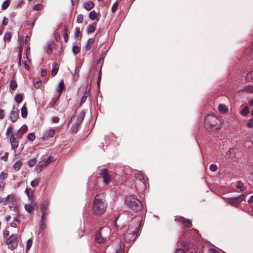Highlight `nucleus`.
Wrapping results in <instances>:
<instances>
[{
    "label": "nucleus",
    "instance_id": "5",
    "mask_svg": "<svg viewBox=\"0 0 253 253\" xmlns=\"http://www.w3.org/2000/svg\"><path fill=\"white\" fill-rule=\"evenodd\" d=\"M13 129L11 127L9 126L6 130V137L9 138L11 143V149L15 150L19 145V141L20 139L18 138V136H16L15 133H12Z\"/></svg>",
    "mask_w": 253,
    "mask_h": 253
},
{
    "label": "nucleus",
    "instance_id": "12",
    "mask_svg": "<svg viewBox=\"0 0 253 253\" xmlns=\"http://www.w3.org/2000/svg\"><path fill=\"white\" fill-rule=\"evenodd\" d=\"M28 127L26 125H23L21 127L15 132L16 136H18V139H21L23 134L27 131Z\"/></svg>",
    "mask_w": 253,
    "mask_h": 253
},
{
    "label": "nucleus",
    "instance_id": "44",
    "mask_svg": "<svg viewBox=\"0 0 253 253\" xmlns=\"http://www.w3.org/2000/svg\"><path fill=\"white\" fill-rule=\"evenodd\" d=\"M72 51L75 54H78L80 52V48L78 45H74L72 48Z\"/></svg>",
    "mask_w": 253,
    "mask_h": 253
},
{
    "label": "nucleus",
    "instance_id": "63",
    "mask_svg": "<svg viewBox=\"0 0 253 253\" xmlns=\"http://www.w3.org/2000/svg\"><path fill=\"white\" fill-rule=\"evenodd\" d=\"M4 110L0 108V119H2L4 118Z\"/></svg>",
    "mask_w": 253,
    "mask_h": 253
},
{
    "label": "nucleus",
    "instance_id": "57",
    "mask_svg": "<svg viewBox=\"0 0 253 253\" xmlns=\"http://www.w3.org/2000/svg\"><path fill=\"white\" fill-rule=\"evenodd\" d=\"M68 30L67 28H65L64 29V39L65 42H67L68 41V34H67Z\"/></svg>",
    "mask_w": 253,
    "mask_h": 253
},
{
    "label": "nucleus",
    "instance_id": "13",
    "mask_svg": "<svg viewBox=\"0 0 253 253\" xmlns=\"http://www.w3.org/2000/svg\"><path fill=\"white\" fill-rule=\"evenodd\" d=\"M225 201L227 203L234 207H237L240 204L237 197L234 198H226Z\"/></svg>",
    "mask_w": 253,
    "mask_h": 253
},
{
    "label": "nucleus",
    "instance_id": "43",
    "mask_svg": "<svg viewBox=\"0 0 253 253\" xmlns=\"http://www.w3.org/2000/svg\"><path fill=\"white\" fill-rule=\"evenodd\" d=\"M32 244H33V241L32 240V239H29L27 241V243H26V251H27L28 250H29L32 245Z\"/></svg>",
    "mask_w": 253,
    "mask_h": 253
},
{
    "label": "nucleus",
    "instance_id": "28",
    "mask_svg": "<svg viewBox=\"0 0 253 253\" xmlns=\"http://www.w3.org/2000/svg\"><path fill=\"white\" fill-rule=\"evenodd\" d=\"M245 80L247 82L253 83V71L247 74Z\"/></svg>",
    "mask_w": 253,
    "mask_h": 253
},
{
    "label": "nucleus",
    "instance_id": "14",
    "mask_svg": "<svg viewBox=\"0 0 253 253\" xmlns=\"http://www.w3.org/2000/svg\"><path fill=\"white\" fill-rule=\"evenodd\" d=\"M52 160V158L51 157H49L45 161L39 162L36 167H39L40 168V171H41L43 167L47 166L49 164H50Z\"/></svg>",
    "mask_w": 253,
    "mask_h": 253
},
{
    "label": "nucleus",
    "instance_id": "20",
    "mask_svg": "<svg viewBox=\"0 0 253 253\" xmlns=\"http://www.w3.org/2000/svg\"><path fill=\"white\" fill-rule=\"evenodd\" d=\"M89 17L92 20H96L97 21L99 20V17L97 16L96 12L95 11H92L89 13Z\"/></svg>",
    "mask_w": 253,
    "mask_h": 253
},
{
    "label": "nucleus",
    "instance_id": "64",
    "mask_svg": "<svg viewBox=\"0 0 253 253\" xmlns=\"http://www.w3.org/2000/svg\"><path fill=\"white\" fill-rule=\"evenodd\" d=\"M247 125L249 127H253V120H250L248 122Z\"/></svg>",
    "mask_w": 253,
    "mask_h": 253
},
{
    "label": "nucleus",
    "instance_id": "32",
    "mask_svg": "<svg viewBox=\"0 0 253 253\" xmlns=\"http://www.w3.org/2000/svg\"><path fill=\"white\" fill-rule=\"evenodd\" d=\"M17 87V84L15 81L12 80L10 82L9 89L14 90Z\"/></svg>",
    "mask_w": 253,
    "mask_h": 253
},
{
    "label": "nucleus",
    "instance_id": "60",
    "mask_svg": "<svg viewBox=\"0 0 253 253\" xmlns=\"http://www.w3.org/2000/svg\"><path fill=\"white\" fill-rule=\"evenodd\" d=\"M8 19L6 17H4L2 20V26H5L7 25Z\"/></svg>",
    "mask_w": 253,
    "mask_h": 253
},
{
    "label": "nucleus",
    "instance_id": "17",
    "mask_svg": "<svg viewBox=\"0 0 253 253\" xmlns=\"http://www.w3.org/2000/svg\"><path fill=\"white\" fill-rule=\"evenodd\" d=\"M91 89V84H87L85 86V90L84 91V94L81 98V104L84 103L87 98V94L90 91Z\"/></svg>",
    "mask_w": 253,
    "mask_h": 253
},
{
    "label": "nucleus",
    "instance_id": "27",
    "mask_svg": "<svg viewBox=\"0 0 253 253\" xmlns=\"http://www.w3.org/2000/svg\"><path fill=\"white\" fill-rule=\"evenodd\" d=\"M26 211L29 212H31L34 209V206L31 203V204H26L24 206Z\"/></svg>",
    "mask_w": 253,
    "mask_h": 253
},
{
    "label": "nucleus",
    "instance_id": "22",
    "mask_svg": "<svg viewBox=\"0 0 253 253\" xmlns=\"http://www.w3.org/2000/svg\"><path fill=\"white\" fill-rule=\"evenodd\" d=\"M22 164L21 161H17L13 165L12 169L15 171H18L21 167Z\"/></svg>",
    "mask_w": 253,
    "mask_h": 253
},
{
    "label": "nucleus",
    "instance_id": "49",
    "mask_svg": "<svg viewBox=\"0 0 253 253\" xmlns=\"http://www.w3.org/2000/svg\"><path fill=\"white\" fill-rule=\"evenodd\" d=\"M84 21V16L82 14H79L77 16V21L78 23H82Z\"/></svg>",
    "mask_w": 253,
    "mask_h": 253
},
{
    "label": "nucleus",
    "instance_id": "34",
    "mask_svg": "<svg viewBox=\"0 0 253 253\" xmlns=\"http://www.w3.org/2000/svg\"><path fill=\"white\" fill-rule=\"evenodd\" d=\"M43 8V5L41 3H38L35 4L32 8V9L34 10L39 11L41 10Z\"/></svg>",
    "mask_w": 253,
    "mask_h": 253
},
{
    "label": "nucleus",
    "instance_id": "46",
    "mask_svg": "<svg viewBox=\"0 0 253 253\" xmlns=\"http://www.w3.org/2000/svg\"><path fill=\"white\" fill-rule=\"evenodd\" d=\"M36 163V160L35 158L34 159H32L31 160H30L28 163H27V164L29 166H30V167H33L35 164Z\"/></svg>",
    "mask_w": 253,
    "mask_h": 253
},
{
    "label": "nucleus",
    "instance_id": "26",
    "mask_svg": "<svg viewBox=\"0 0 253 253\" xmlns=\"http://www.w3.org/2000/svg\"><path fill=\"white\" fill-rule=\"evenodd\" d=\"M93 42H94L93 39L90 38L88 40L86 45L85 46L86 50L88 51L90 49Z\"/></svg>",
    "mask_w": 253,
    "mask_h": 253
},
{
    "label": "nucleus",
    "instance_id": "48",
    "mask_svg": "<svg viewBox=\"0 0 253 253\" xmlns=\"http://www.w3.org/2000/svg\"><path fill=\"white\" fill-rule=\"evenodd\" d=\"M46 50L48 54H50L52 52V47L50 43H48L46 45Z\"/></svg>",
    "mask_w": 253,
    "mask_h": 253
},
{
    "label": "nucleus",
    "instance_id": "38",
    "mask_svg": "<svg viewBox=\"0 0 253 253\" xmlns=\"http://www.w3.org/2000/svg\"><path fill=\"white\" fill-rule=\"evenodd\" d=\"M249 113V109L248 106H245L241 111V114L243 116H247Z\"/></svg>",
    "mask_w": 253,
    "mask_h": 253
},
{
    "label": "nucleus",
    "instance_id": "16",
    "mask_svg": "<svg viewBox=\"0 0 253 253\" xmlns=\"http://www.w3.org/2000/svg\"><path fill=\"white\" fill-rule=\"evenodd\" d=\"M18 116L19 115L17 111V109H15L14 107H13V109L11 111L9 119L12 122L14 123L17 121Z\"/></svg>",
    "mask_w": 253,
    "mask_h": 253
},
{
    "label": "nucleus",
    "instance_id": "54",
    "mask_svg": "<svg viewBox=\"0 0 253 253\" xmlns=\"http://www.w3.org/2000/svg\"><path fill=\"white\" fill-rule=\"evenodd\" d=\"M245 196H246V195L242 194V195H240V196L237 197L240 203H241L242 202V201H245Z\"/></svg>",
    "mask_w": 253,
    "mask_h": 253
},
{
    "label": "nucleus",
    "instance_id": "40",
    "mask_svg": "<svg viewBox=\"0 0 253 253\" xmlns=\"http://www.w3.org/2000/svg\"><path fill=\"white\" fill-rule=\"evenodd\" d=\"M10 4V2L8 0L4 1L1 5V8L3 10L6 9Z\"/></svg>",
    "mask_w": 253,
    "mask_h": 253
},
{
    "label": "nucleus",
    "instance_id": "50",
    "mask_svg": "<svg viewBox=\"0 0 253 253\" xmlns=\"http://www.w3.org/2000/svg\"><path fill=\"white\" fill-rule=\"evenodd\" d=\"M39 183V180L38 179H34V180H32L31 182V185L33 187H35L38 186Z\"/></svg>",
    "mask_w": 253,
    "mask_h": 253
},
{
    "label": "nucleus",
    "instance_id": "15",
    "mask_svg": "<svg viewBox=\"0 0 253 253\" xmlns=\"http://www.w3.org/2000/svg\"><path fill=\"white\" fill-rule=\"evenodd\" d=\"M181 247L177 248L176 252L181 251V253H186L189 249V244L186 241L181 242L180 243Z\"/></svg>",
    "mask_w": 253,
    "mask_h": 253
},
{
    "label": "nucleus",
    "instance_id": "18",
    "mask_svg": "<svg viewBox=\"0 0 253 253\" xmlns=\"http://www.w3.org/2000/svg\"><path fill=\"white\" fill-rule=\"evenodd\" d=\"M84 7L86 10L89 11L94 7V3L91 1H88L84 3Z\"/></svg>",
    "mask_w": 253,
    "mask_h": 253
},
{
    "label": "nucleus",
    "instance_id": "35",
    "mask_svg": "<svg viewBox=\"0 0 253 253\" xmlns=\"http://www.w3.org/2000/svg\"><path fill=\"white\" fill-rule=\"evenodd\" d=\"M59 70V67L58 65L56 64L54 65L51 72V75L53 77L56 75Z\"/></svg>",
    "mask_w": 253,
    "mask_h": 253
},
{
    "label": "nucleus",
    "instance_id": "1",
    "mask_svg": "<svg viewBox=\"0 0 253 253\" xmlns=\"http://www.w3.org/2000/svg\"><path fill=\"white\" fill-rule=\"evenodd\" d=\"M107 206L105 196L104 193L96 195L94 198L92 205V212L95 215H99L106 210Z\"/></svg>",
    "mask_w": 253,
    "mask_h": 253
},
{
    "label": "nucleus",
    "instance_id": "8",
    "mask_svg": "<svg viewBox=\"0 0 253 253\" xmlns=\"http://www.w3.org/2000/svg\"><path fill=\"white\" fill-rule=\"evenodd\" d=\"M135 178L136 180L142 182L146 188L148 185V178L141 171H139L135 174Z\"/></svg>",
    "mask_w": 253,
    "mask_h": 253
},
{
    "label": "nucleus",
    "instance_id": "37",
    "mask_svg": "<svg viewBox=\"0 0 253 253\" xmlns=\"http://www.w3.org/2000/svg\"><path fill=\"white\" fill-rule=\"evenodd\" d=\"M11 33L9 32H6L5 33V35L4 37V40L5 41H7L8 42H9L11 40Z\"/></svg>",
    "mask_w": 253,
    "mask_h": 253
},
{
    "label": "nucleus",
    "instance_id": "33",
    "mask_svg": "<svg viewBox=\"0 0 253 253\" xmlns=\"http://www.w3.org/2000/svg\"><path fill=\"white\" fill-rule=\"evenodd\" d=\"M218 109L220 112L225 113L227 111V109L224 104H219L218 105Z\"/></svg>",
    "mask_w": 253,
    "mask_h": 253
},
{
    "label": "nucleus",
    "instance_id": "59",
    "mask_svg": "<svg viewBox=\"0 0 253 253\" xmlns=\"http://www.w3.org/2000/svg\"><path fill=\"white\" fill-rule=\"evenodd\" d=\"M8 156V153L5 152L4 154V155L1 157V159L3 161L6 162L7 160Z\"/></svg>",
    "mask_w": 253,
    "mask_h": 253
},
{
    "label": "nucleus",
    "instance_id": "52",
    "mask_svg": "<svg viewBox=\"0 0 253 253\" xmlns=\"http://www.w3.org/2000/svg\"><path fill=\"white\" fill-rule=\"evenodd\" d=\"M23 46L22 45V42H20V45L18 47L19 53L18 56L22 57V53L23 51Z\"/></svg>",
    "mask_w": 253,
    "mask_h": 253
},
{
    "label": "nucleus",
    "instance_id": "41",
    "mask_svg": "<svg viewBox=\"0 0 253 253\" xmlns=\"http://www.w3.org/2000/svg\"><path fill=\"white\" fill-rule=\"evenodd\" d=\"M15 100L18 103H21L23 100V97L22 95L18 94L15 96Z\"/></svg>",
    "mask_w": 253,
    "mask_h": 253
},
{
    "label": "nucleus",
    "instance_id": "3",
    "mask_svg": "<svg viewBox=\"0 0 253 253\" xmlns=\"http://www.w3.org/2000/svg\"><path fill=\"white\" fill-rule=\"evenodd\" d=\"M125 203L129 208L136 211H140L142 208L141 202L135 196H127Z\"/></svg>",
    "mask_w": 253,
    "mask_h": 253
},
{
    "label": "nucleus",
    "instance_id": "11",
    "mask_svg": "<svg viewBox=\"0 0 253 253\" xmlns=\"http://www.w3.org/2000/svg\"><path fill=\"white\" fill-rule=\"evenodd\" d=\"M176 220L181 222L184 227L186 228H190L192 226V221L190 219H186L182 217H179Z\"/></svg>",
    "mask_w": 253,
    "mask_h": 253
},
{
    "label": "nucleus",
    "instance_id": "61",
    "mask_svg": "<svg viewBox=\"0 0 253 253\" xmlns=\"http://www.w3.org/2000/svg\"><path fill=\"white\" fill-rule=\"evenodd\" d=\"M52 121L54 123H57L59 121V118L57 116L54 117L52 118Z\"/></svg>",
    "mask_w": 253,
    "mask_h": 253
},
{
    "label": "nucleus",
    "instance_id": "53",
    "mask_svg": "<svg viewBox=\"0 0 253 253\" xmlns=\"http://www.w3.org/2000/svg\"><path fill=\"white\" fill-rule=\"evenodd\" d=\"M8 174L4 171H2L0 174V178L1 179H4L7 178Z\"/></svg>",
    "mask_w": 253,
    "mask_h": 253
},
{
    "label": "nucleus",
    "instance_id": "29",
    "mask_svg": "<svg viewBox=\"0 0 253 253\" xmlns=\"http://www.w3.org/2000/svg\"><path fill=\"white\" fill-rule=\"evenodd\" d=\"M75 37L76 39L80 40L82 38V33L80 31V28H76V32L75 34Z\"/></svg>",
    "mask_w": 253,
    "mask_h": 253
},
{
    "label": "nucleus",
    "instance_id": "56",
    "mask_svg": "<svg viewBox=\"0 0 253 253\" xmlns=\"http://www.w3.org/2000/svg\"><path fill=\"white\" fill-rule=\"evenodd\" d=\"M210 169L212 171H215L217 169V166L215 164H211L210 166Z\"/></svg>",
    "mask_w": 253,
    "mask_h": 253
},
{
    "label": "nucleus",
    "instance_id": "62",
    "mask_svg": "<svg viewBox=\"0 0 253 253\" xmlns=\"http://www.w3.org/2000/svg\"><path fill=\"white\" fill-rule=\"evenodd\" d=\"M41 82L40 81H37L36 82H35L34 86L36 88H38L40 87V86L41 85Z\"/></svg>",
    "mask_w": 253,
    "mask_h": 253
},
{
    "label": "nucleus",
    "instance_id": "47",
    "mask_svg": "<svg viewBox=\"0 0 253 253\" xmlns=\"http://www.w3.org/2000/svg\"><path fill=\"white\" fill-rule=\"evenodd\" d=\"M35 135L33 133H29L27 136V138L29 141H33L35 139Z\"/></svg>",
    "mask_w": 253,
    "mask_h": 253
},
{
    "label": "nucleus",
    "instance_id": "21",
    "mask_svg": "<svg viewBox=\"0 0 253 253\" xmlns=\"http://www.w3.org/2000/svg\"><path fill=\"white\" fill-rule=\"evenodd\" d=\"M15 200V197L13 195H8L4 200V205H6L9 203H12Z\"/></svg>",
    "mask_w": 253,
    "mask_h": 253
},
{
    "label": "nucleus",
    "instance_id": "51",
    "mask_svg": "<svg viewBox=\"0 0 253 253\" xmlns=\"http://www.w3.org/2000/svg\"><path fill=\"white\" fill-rule=\"evenodd\" d=\"M119 3L118 2H115L112 5L111 10L112 12H115L117 9V7L118 6Z\"/></svg>",
    "mask_w": 253,
    "mask_h": 253
},
{
    "label": "nucleus",
    "instance_id": "30",
    "mask_svg": "<svg viewBox=\"0 0 253 253\" xmlns=\"http://www.w3.org/2000/svg\"><path fill=\"white\" fill-rule=\"evenodd\" d=\"M27 114L28 112L27 107L25 105H24L21 108V116L23 118H25L27 117Z\"/></svg>",
    "mask_w": 253,
    "mask_h": 253
},
{
    "label": "nucleus",
    "instance_id": "6",
    "mask_svg": "<svg viewBox=\"0 0 253 253\" xmlns=\"http://www.w3.org/2000/svg\"><path fill=\"white\" fill-rule=\"evenodd\" d=\"M8 248L11 250L15 249L17 246V236L12 235L6 241Z\"/></svg>",
    "mask_w": 253,
    "mask_h": 253
},
{
    "label": "nucleus",
    "instance_id": "31",
    "mask_svg": "<svg viewBox=\"0 0 253 253\" xmlns=\"http://www.w3.org/2000/svg\"><path fill=\"white\" fill-rule=\"evenodd\" d=\"M65 89V85H64V84L63 83V81H61L58 84V92L59 93V96L60 95V94H61L62 92L63 91V90Z\"/></svg>",
    "mask_w": 253,
    "mask_h": 253
},
{
    "label": "nucleus",
    "instance_id": "7",
    "mask_svg": "<svg viewBox=\"0 0 253 253\" xmlns=\"http://www.w3.org/2000/svg\"><path fill=\"white\" fill-rule=\"evenodd\" d=\"M218 120L213 115L207 116L205 119V124L206 126H213L217 125Z\"/></svg>",
    "mask_w": 253,
    "mask_h": 253
},
{
    "label": "nucleus",
    "instance_id": "2",
    "mask_svg": "<svg viewBox=\"0 0 253 253\" xmlns=\"http://www.w3.org/2000/svg\"><path fill=\"white\" fill-rule=\"evenodd\" d=\"M142 224V220H138L135 223L128 226V228L125 235V239L126 242H134L138 234Z\"/></svg>",
    "mask_w": 253,
    "mask_h": 253
},
{
    "label": "nucleus",
    "instance_id": "39",
    "mask_svg": "<svg viewBox=\"0 0 253 253\" xmlns=\"http://www.w3.org/2000/svg\"><path fill=\"white\" fill-rule=\"evenodd\" d=\"M25 192L29 198H32L33 197L34 192L32 189H26Z\"/></svg>",
    "mask_w": 253,
    "mask_h": 253
},
{
    "label": "nucleus",
    "instance_id": "23",
    "mask_svg": "<svg viewBox=\"0 0 253 253\" xmlns=\"http://www.w3.org/2000/svg\"><path fill=\"white\" fill-rule=\"evenodd\" d=\"M46 226V217L43 220L42 218L41 223L39 229V233H41L45 228Z\"/></svg>",
    "mask_w": 253,
    "mask_h": 253
},
{
    "label": "nucleus",
    "instance_id": "9",
    "mask_svg": "<svg viewBox=\"0 0 253 253\" xmlns=\"http://www.w3.org/2000/svg\"><path fill=\"white\" fill-rule=\"evenodd\" d=\"M49 205V202L47 201H43L41 205V210L42 212V218L43 220L44 217H46L48 214V207Z\"/></svg>",
    "mask_w": 253,
    "mask_h": 253
},
{
    "label": "nucleus",
    "instance_id": "4",
    "mask_svg": "<svg viewBox=\"0 0 253 253\" xmlns=\"http://www.w3.org/2000/svg\"><path fill=\"white\" fill-rule=\"evenodd\" d=\"M110 230L108 227L100 228L96 233L95 241L98 243L105 242L110 234Z\"/></svg>",
    "mask_w": 253,
    "mask_h": 253
},
{
    "label": "nucleus",
    "instance_id": "24",
    "mask_svg": "<svg viewBox=\"0 0 253 253\" xmlns=\"http://www.w3.org/2000/svg\"><path fill=\"white\" fill-rule=\"evenodd\" d=\"M55 134V130L53 129L47 130L44 133V136L46 138L52 137Z\"/></svg>",
    "mask_w": 253,
    "mask_h": 253
},
{
    "label": "nucleus",
    "instance_id": "19",
    "mask_svg": "<svg viewBox=\"0 0 253 253\" xmlns=\"http://www.w3.org/2000/svg\"><path fill=\"white\" fill-rule=\"evenodd\" d=\"M81 123L77 121L75 124L72 126L71 131L72 133H76L78 130V128L81 125Z\"/></svg>",
    "mask_w": 253,
    "mask_h": 253
},
{
    "label": "nucleus",
    "instance_id": "10",
    "mask_svg": "<svg viewBox=\"0 0 253 253\" xmlns=\"http://www.w3.org/2000/svg\"><path fill=\"white\" fill-rule=\"evenodd\" d=\"M100 174L102 176L103 179V182L106 185H107L111 181V177L110 175L107 172V170L106 169H101Z\"/></svg>",
    "mask_w": 253,
    "mask_h": 253
},
{
    "label": "nucleus",
    "instance_id": "42",
    "mask_svg": "<svg viewBox=\"0 0 253 253\" xmlns=\"http://www.w3.org/2000/svg\"><path fill=\"white\" fill-rule=\"evenodd\" d=\"M84 115L85 113L84 112H81L78 117L77 121L80 122V123H82L84 119Z\"/></svg>",
    "mask_w": 253,
    "mask_h": 253
},
{
    "label": "nucleus",
    "instance_id": "25",
    "mask_svg": "<svg viewBox=\"0 0 253 253\" xmlns=\"http://www.w3.org/2000/svg\"><path fill=\"white\" fill-rule=\"evenodd\" d=\"M242 91L250 93H253V85H249L245 86L243 88Z\"/></svg>",
    "mask_w": 253,
    "mask_h": 253
},
{
    "label": "nucleus",
    "instance_id": "36",
    "mask_svg": "<svg viewBox=\"0 0 253 253\" xmlns=\"http://www.w3.org/2000/svg\"><path fill=\"white\" fill-rule=\"evenodd\" d=\"M95 25L94 24L89 25L88 27L87 32L88 33H92L95 31Z\"/></svg>",
    "mask_w": 253,
    "mask_h": 253
},
{
    "label": "nucleus",
    "instance_id": "55",
    "mask_svg": "<svg viewBox=\"0 0 253 253\" xmlns=\"http://www.w3.org/2000/svg\"><path fill=\"white\" fill-rule=\"evenodd\" d=\"M26 57L27 58V60H28L29 62H30V60H31V59H29V56L30 55V48L29 47H28L27 48L26 51Z\"/></svg>",
    "mask_w": 253,
    "mask_h": 253
},
{
    "label": "nucleus",
    "instance_id": "58",
    "mask_svg": "<svg viewBox=\"0 0 253 253\" xmlns=\"http://www.w3.org/2000/svg\"><path fill=\"white\" fill-rule=\"evenodd\" d=\"M189 233H190V235H197L198 236V231L196 229H192L190 231ZM196 238H197V237H196Z\"/></svg>",
    "mask_w": 253,
    "mask_h": 253
},
{
    "label": "nucleus",
    "instance_id": "45",
    "mask_svg": "<svg viewBox=\"0 0 253 253\" xmlns=\"http://www.w3.org/2000/svg\"><path fill=\"white\" fill-rule=\"evenodd\" d=\"M236 188L239 189L241 191H244V184L241 181H239L236 186Z\"/></svg>",
    "mask_w": 253,
    "mask_h": 253
}]
</instances>
